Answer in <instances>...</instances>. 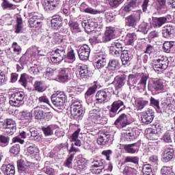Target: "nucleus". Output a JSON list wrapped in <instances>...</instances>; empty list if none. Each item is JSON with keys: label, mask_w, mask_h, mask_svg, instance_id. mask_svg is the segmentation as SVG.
I'll use <instances>...</instances> for the list:
<instances>
[{"label": "nucleus", "mask_w": 175, "mask_h": 175, "mask_svg": "<svg viewBox=\"0 0 175 175\" xmlns=\"http://www.w3.org/2000/svg\"><path fill=\"white\" fill-rule=\"evenodd\" d=\"M174 157V149L173 146H166L163 152L162 161L163 162L167 163L170 162Z\"/></svg>", "instance_id": "obj_12"}, {"label": "nucleus", "mask_w": 175, "mask_h": 175, "mask_svg": "<svg viewBox=\"0 0 175 175\" xmlns=\"http://www.w3.org/2000/svg\"><path fill=\"white\" fill-rule=\"evenodd\" d=\"M123 173L126 175H133L136 173V170L132 167L126 166L123 170Z\"/></svg>", "instance_id": "obj_56"}, {"label": "nucleus", "mask_w": 175, "mask_h": 175, "mask_svg": "<svg viewBox=\"0 0 175 175\" xmlns=\"http://www.w3.org/2000/svg\"><path fill=\"white\" fill-rule=\"evenodd\" d=\"M32 165H33V163L31 161L19 159L17 161L18 172L20 173H27L28 167L32 166Z\"/></svg>", "instance_id": "obj_14"}, {"label": "nucleus", "mask_w": 175, "mask_h": 175, "mask_svg": "<svg viewBox=\"0 0 175 175\" xmlns=\"http://www.w3.org/2000/svg\"><path fill=\"white\" fill-rule=\"evenodd\" d=\"M114 38H116V29L113 27H107L103 35L99 38L98 42L100 43H107L113 40Z\"/></svg>", "instance_id": "obj_9"}, {"label": "nucleus", "mask_w": 175, "mask_h": 175, "mask_svg": "<svg viewBox=\"0 0 175 175\" xmlns=\"http://www.w3.org/2000/svg\"><path fill=\"white\" fill-rule=\"evenodd\" d=\"M54 129L53 125H49L45 127H42V131L45 136H51L54 133L53 131Z\"/></svg>", "instance_id": "obj_43"}, {"label": "nucleus", "mask_w": 175, "mask_h": 175, "mask_svg": "<svg viewBox=\"0 0 175 175\" xmlns=\"http://www.w3.org/2000/svg\"><path fill=\"white\" fill-rule=\"evenodd\" d=\"M134 163L135 165H138L139 164V157H125L123 163Z\"/></svg>", "instance_id": "obj_42"}, {"label": "nucleus", "mask_w": 175, "mask_h": 175, "mask_svg": "<svg viewBox=\"0 0 175 175\" xmlns=\"http://www.w3.org/2000/svg\"><path fill=\"white\" fill-rule=\"evenodd\" d=\"M143 124H151L154 120V111L152 109L143 112L141 116Z\"/></svg>", "instance_id": "obj_22"}, {"label": "nucleus", "mask_w": 175, "mask_h": 175, "mask_svg": "<svg viewBox=\"0 0 175 175\" xmlns=\"http://www.w3.org/2000/svg\"><path fill=\"white\" fill-rule=\"evenodd\" d=\"M173 43H174V42H165L163 44V49H164V51L165 53H169L170 51V50H172V48L173 47L174 44Z\"/></svg>", "instance_id": "obj_57"}, {"label": "nucleus", "mask_w": 175, "mask_h": 175, "mask_svg": "<svg viewBox=\"0 0 175 175\" xmlns=\"http://www.w3.org/2000/svg\"><path fill=\"white\" fill-rule=\"evenodd\" d=\"M81 25L88 33L92 32L94 28H95V23L92 22L91 20L82 21Z\"/></svg>", "instance_id": "obj_29"}, {"label": "nucleus", "mask_w": 175, "mask_h": 175, "mask_svg": "<svg viewBox=\"0 0 175 175\" xmlns=\"http://www.w3.org/2000/svg\"><path fill=\"white\" fill-rule=\"evenodd\" d=\"M33 111L35 118L36 120H42V118H43L44 111L42 110V108L38 106L34 107L33 109Z\"/></svg>", "instance_id": "obj_39"}, {"label": "nucleus", "mask_w": 175, "mask_h": 175, "mask_svg": "<svg viewBox=\"0 0 175 175\" xmlns=\"http://www.w3.org/2000/svg\"><path fill=\"white\" fill-rule=\"evenodd\" d=\"M69 27L72 32H81L80 27L79 26V23L77 22H71L68 23Z\"/></svg>", "instance_id": "obj_50"}, {"label": "nucleus", "mask_w": 175, "mask_h": 175, "mask_svg": "<svg viewBox=\"0 0 175 175\" xmlns=\"http://www.w3.org/2000/svg\"><path fill=\"white\" fill-rule=\"evenodd\" d=\"M3 125V129H5V133L9 136L14 135V132L17 129L16 122L12 118L4 120V122H0Z\"/></svg>", "instance_id": "obj_7"}, {"label": "nucleus", "mask_w": 175, "mask_h": 175, "mask_svg": "<svg viewBox=\"0 0 175 175\" xmlns=\"http://www.w3.org/2000/svg\"><path fill=\"white\" fill-rule=\"evenodd\" d=\"M139 21H140V12H136L125 18L127 27H136Z\"/></svg>", "instance_id": "obj_13"}, {"label": "nucleus", "mask_w": 175, "mask_h": 175, "mask_svg": "<svg viewBox=\"0 0 175 175\" xmlns=\"http://www.w3.org/2000/svg\"><path fill=\"white\" fill-rule=\"evenodd\" d=\"M173 33H174V29L172 26H165L162 29V36L166 39L172 38Z\"/></svg>", "instance_id": "obj_30"}, {"label": "nucleus", "mask_w": 175, "mask_h": 175, "mask_svg": "<svg viewBox=\"0 0 175 175\" xmlns=\"http://www.w3.org/2000/svg\"><path fill=\"white\" fill-rule=\"evenodd\" d=\"M75 158V153H72L70 157L67 159L66 162L64 163L65 166L67 167H72V162L73 161V159Z\"/></svg>", "instance_id": "obj_61"}, {"label": "nucleus", "mask_w": 175, "mask_h": 175, "mask_svg": "<svg viewBox=\"0 0 175 175\" xmlns=\"http://www.w3.org/2000/svg\"><path fill=\"white\" fill-rule=\"evenodd\" d=\"M96 100L97 103H106L110 100V98L108 96L107 92L99 90L96 94Z\"/></svg>", "instance_id": "obj_23"}, {"label": "nucleus", "mask_w": 175, "mask_h": 175, "mask_svg": "<svg viewBox=\"0 0 175 175\" xmlns=\"http://www.w3.org/2000/svg\"><path fill=\"white\" fill-rule=\"evenodd\" d=\"M109 53L111 54V55H113V57H114V58H120L122 52L112 49H109Z\"/></svg>", "instance_id": "obj_64"}, {"label": "nucleus", "mask_w": 175, "mask_h": 175, "mask_svg": "<svg viewBox=\"0 0 175 175\" xmlns=\"http://www.w3.org/2000/svg\"><path fill=\"white\" fill-rule=\"evenodd\" d=\"M65 58L70 59V61H76V53L75 50L70 49L66 54V46H59L55 51L51 52V60L53 64H58L62 62Z\"/></svg>", "instance_id": "obj_1"}, {"label": "nucleus", "mask_w": 175, "mask_h": 175, "mask_svg": "<svg viewBox=\"0 0 175 175\" xmlns=\"http://www.w3.org/2000/svg\"><path fill=\"white\" fill-rule=\"evenodd\" d=\"M161 139L165 143H172V135L170 133H165Z\"/></svg>", "instance_id": "obj_63"}, {"label": "nucleus", "mask_w": 175, "mask_h": 175, "mask_svg": "<svg viewBox=\"0 0 175 175\" xmlns=\"http://www.w3.org/2000/svg\"><path fill=\"white\" fill-rule=\"evenodd\" d=\"M10 152L13 157L18 155L20 154V146L18 144L12 146L10 149Z\"/></svg>", "instance_id": "obj_47"}, {"label": "nucleus", "mask_w": 175, "mask_h": 175, "mask_svg": "<svg viewBox=\"0 0 175 175\" xmlns=\"http://www.w3.org/2000/svg\"><path fill=\"white\" fill-rule=\"evenodd\" d=\"M10 140V138L5 137L4 135H0V143H1L3 147H5V146H8L9 144Z\"/></svg>", "instance_id": "obj_62"}, {"label": "nucleus", "mask_w": 175, "mask_h": 175, "mask_svg": "<svg viewBox=\"0 0 175 175\" xmlns=\"http://www.w3.org/2000/svg\"><path fill=\"white\" fill-rule=\"evenodd\" d=\"M25 94L23 92L12 93L10 99V105L14 107H20L24 105Z\"/></svg>", "instance_id": "obj_6"}, {"label": "nucleus", "mask_w": 175, "mask_h": 175, "mask_svg": "<svg viewBox=\"0 0 175 175\" xmlns=\"http://www.w3.org/2000/svg\"><path fill=\"white\" fill-rule=\"evenodd\" d=\"M156 6L157 10L161 12V13H166L167 11V7L166 6V0H157Z\"/></svg>", "instance_id": "obj_33"}, {"label": "nucleus", "mask_w": 175, "mask_h": 175, "mask_svg": "<svg viewBox=\"0 0 175 175\" xmlns=\"http://www.w3.org/2000/svg\"><path fill=\"white\" fill-rule=\"evenodd\" d=\"M119 68L120 60L117 59H111L109 61L106 69L101 71V75H103V76H113L114 75V72Z\"/></svg>", "instance_id": "obj_5"}, {"label": "nucleus", "mask_w": 175, "mask_h": 175, "mask_svg": "<svg viewBox=\"0 0 175 175\" xmlns=\"http://www.w3.org/2000/svg\"><path fill=\"white\" fill-rule=\"evenodd\" d=\"M147 105H148V100H144L143 98H137L135 100V106L137 111L143 110Z\"/></svg>", "instance_id": "obj_32"}, {"label": "nucleus", "mask_w": 175, "mask_h": 175, "mask_svg": "<svg viewBox=\"0 0 175 175\" xmlns=\"http://www.w3.org/2000/svg\"><path fill=\"white\" fill-rule=\"evenodd\" d=\"M137 83V77H136V75H129L128 76L127 84L128 85H131L133 87L135 84Z\"/></svg>", "instance_id": "obj_45"}, {"label": "nucleus", "mask_w": 175, "mask_h": 175, "mask_svg": "<svg viewBox=\"0 0 175 175\" xmlns=\"http://www.w3.org/2000/svg\"><path fill=\"white\" fill-rule=\"evenodd\" d=\"M120 58L122 61V65H129L131 57H129V53L128 50H123L120 54Z\"/></svg>", "instance_id": "obj_36"}, {"label": "nucleus", "mask_w": 175, "mask_h": 175, "mask_svg": "<svg viewBox=\"0 0 175 175\" xmlns=\"http://www.w3.org/2000/svg\"><path fill=\"white\" fill-rule=\"evenodd\" d=\"M138 31H139V32H142V33H144V35L148 33V23H147L146 22H142L139 26Z\"/></svg>", "instance_id": "obj_46"}, {"label": "nucleus", "mask_w": 175, "mask_h": 175, "mask_svg": "<svg viewBox=\"0 0 175 175\" xmlns=\"http://www.w3.org/2000/svg\"><path fill=\"white\" fill-rule=\"evenodd\" d=\"M142 173L144 175H154L152 173V170L151 169V165H145L142 168Z\"/></svg>", "instance_id": "obj_54"}, {"label": "nucleus", "mask_w": 175, "mask_h": 175, "mask_svg": "<svg viewBox=\"0 0 175 175\" xmlns=\"http://www.w3.org/2000/svg\"><path fill=\"white\" fill-rule=\"evenodd\" d=\"M89 118L90 120H94V121H100V120H102V116H100V112L96 109H93L90 111Z\"/></svg>", "instance_id": "obj_37"}, {"label": "nucleus", "mask_w": 175, "mask_h": 175, "mask_svg": "<svg viewBox=\"0 0 175 175\" xmlns=\"http://www.w3.org/2000/svg\"><path fill=\"white\" fill-rule=\"evenodd\" d=\"M111 111H118V109L120 108L119 111H122V110H125V105H124V102L120 100L114 101L111 105Z\"/></svg>", "instance_id": "obj_28"}, {"label": "nucleus", "mask_w": 175, "mask_h": 175, "mask_svg": "<svg viewBox=\"0 0 175 175\" xmlns=\"http://www.w3.org/2000/svg\"><path fill=\"white\" fill-rule=\"evenodd\" d=\"M150 66L155 72H163L169 66V60L167 57L163 56L154 59L150 64Z\"/></svg>", "instance_id": "obj_2"}, {"label": "nucleus", "mask_w": 175, "mask_h": 175, "mask_svg": "<svg viewBox=\"0 0 175 175\" xmlns=\"http://www.w3.org/2000/svg\"><path fill=\"white\" fill-rule=\"evenodd\" d=\"M51 102L59 110H62L66 102V95L64 92H57L51 96Z\"/></svg>", "instance_id": "obj_4"}, {"label": "nucleus", "mask_w": 175, "mask_h": 175, "mask_svg": "<svg viewBox=\"0 0 175 175\" xmlns=\"http://www.w3.org/2000/svg\"><path fill=\"white\" fill-rule=\"evenodd\" d=\"M124 42L121 40H116L111 44V46L124 50Z\"/></svg>", "instance_id": "obj_59"}, {"label": "nucleus", "mask_w": 175, "mask_h": 175, "mask_svg": "<svg viewBox=\"0 0 175 175\" xmlns=\"http://www.w3.org/2000/svg\"><path fill=\"white\" fill-rule=\"evenodd\" d=\"M21 46L18 45V44L16 42H12L11 48H9L6 51L7 55H9L10 57H14V54H16V55H20L21 54L22 51Z\"/></svg>", "instance_id": "obj_16"}, {"label": "nucleus", "mask_w": 175, "mask_h": 175, "mask_svg": "<svg viewBox=\"0 0 175 175\" xmlns=\"http://www.w3.org/2000/svg\"><path fill=\"white\" fill-rule=\"evenodd\" d=\"M126 44H133V42L136 40V34L135 33H128L126 36Z\"/></svg>", "instance_id": "obj_49"}, {"label": "nucleus", "mask_w": 175, "mask_h": 175, "mask_svg": "<svg viewBox=\"0 0 175 175\" xmlns=\"http://www.w3.org/2000/svg\"><path fill=\"white\" fill-rule=\"evenodd\" d=\"M113 136L109 132L103 133L97 138V143L100 146H110L113 144Z\"/></svg>", "instance_id": "obj_10"}, {"label": "nucleus", "mask_w": 175, "mask_h": 175, "mask_svg": "<svg viewBox=\"0 0 175 175\" xmlns=\"http://www.w3.org/2000/svg\"><path fill=\"white\" fill-rule=\"evenodd\" d=\"M87 169V163L85 162L79 160L77 162V165L76 166V170L78 172H83V170H85Z\"/></svg>", "instance_id": "obj_51"}, {"label": "nucleus", "mask_w": 175, "mask_h": 175, "mask_svg": "<svg viewBox=\"0 0 175 175\" xmlns=\"http://www.w3.org/2000/svg\"><path fill=\"white\" fill-rule=\"evenodd\" d=\"M33 87L36 91L43 92L44 91V84L42 81H36L34 83Z\"/></svg>", "instance_id": "obj_44"}, {"label": "nucleus", "mask_w": 175, "mask_h": 175, "mask_svg": "<svg viewBox=\"0 0 175 175\" xmlns=\"http://www.w3.org/2000/svg\"><path fill=\"white\" fill-rule=\"evenodd\" d=\"M161 172L162 175H173V168L172 167L163 166Z\"/></svg>", "instance_id": "obj_52"}, {"label": "nucleus", "mask_w": 175, "mask_h": 175, "mask_svg": "<svg viewBox=\"0 0 175 175\" xmlns=\"http://www.w3.org/2000/svg\"><path fill=\"white\" fill-rule=\"evenodd\" d=\"M91 49L88 44L82 45L78 50V55L81 61H87L90 58Z\"/></svg>", "instance_id": "obj_11"}, {"label": "nucleus", "mask_w": 175, "mask_h": 175, "mask_svg": "<svg viewBox=\"0 0 175 175\" xmlns=\"http://www.w3.org/2000/svg\"><path fill=\"white\" fill-rule=\"evenodd\" d=\"M3 20L6 25H12L13 18L10 16V14H7L4 16H3Z\"/></svg>", "instance_id": "obj_60"}, {"label": "nucleus", "mask_w": 175, "mask_h": 175, "mask_svg": "<svg viewBox=\"0 0 175 175\" xmlns=\"http://www.w3.org/2000/svg\"><path fill=\"white\" fill-rule=\"evenodd\" d=\"M165 23H167V18H166V16L153 18V25L154 28H161Z\"/></svg>", "instance_id": "obj_31"}, {"label": "nucleus", "mask_w": 175, "mask_h": 175, "mask_svg": "<svg viewBox=\"0 0 175 175\" xmlns=\"http://www.w3.org/2000/svg\"><path fill=\"white\" fill-rule=\"evenodd\" d=\"M126 81V75H122L120 77H115L113 81L112 82V84H113L116 91H119V90H121L123 85H125Z\"/></svg>", "instance_id": "obj_18"}, {"label": "nucleus", "mask_w": 175, "mask_h": 175, "mask_svg": "<svg viewBox=\"0 0 175 175\" xmlns=\"http://www.w3.org/2000/svg\"><path fill=\"white\" fill-rule=\"evenodd\" d=\"M124 0H109V5L111 6V8H113L116 9V8H118L120 5H121V3Z\"/></svg>", "instance_id": "obj_58"}, {"label": "nucleus", "mask_w": 175, "mask_h": 175, "mask_svg": "<svg viewBox=\"0 0 175 175\" xmlns=\"http://www.w3.org/2000/svg\"><path fill=\"white\" fill-rule=\"evenodd\" d=\"M51 24L53 29H59L62 27V18L59 15H54L51 20Z\"/></svg>", "instance_id": "obj_25"}, {"label": "nucleus", "mask_w": 175, "mask_h": 175, "mask_svg": "<svg viewBox=\"0 0 175 175\" xmlns=\"http://www.w3.org/2000/svg\"><path fill=\"white\" fill-rule=\"evenodd\" d=\"M142 2V0H130L129 2L124 5V12L129 13V12H135L139 8V3Z\"/></svg>", "instance_id": "obj_19"}, {"label": "nucleus", "mask_w": 175, "mask_h": 175, "mask_svg": "<svg viewBox=\"0 0 175 175\" xmlns=\"http://www.w3.org/2000/svg\"><path fill=\"white\" fill-rule=\"evenodd\" d=\"M30 133L31 137H33L36 142H40V140H42V135L39 133L38 129L35 128L30 129Z\"/></svg>", "instance_id": "obj_40"}, {"label": "nucleus", "mask_w": 175, "mask_h": 175, "mask_svg": "<svg viewBox=\"0 0 175 175\" xmlns=\"http://www.w3.org/2000/svg\"><path fill=\"white\" fill-rule=\"evenodd\" d=\"M97 88H98V85H96V82H94V86H92L88 88V90L85 94V98L86 100V102H88V100H90L91 98V96L94 95V94L96 92Z\"/></svg>", "instance_id": "obj_34"}, {"label": "nucleus", "mask_w": 175, "mask_h": 175, "mask_svg": "<svg viewBox=\"0 0 175 175\" xmlns=\"http://www.w3.org/2000/svg\"><path fill=\"white\" fill-rule=\"evenodd\" d=\"M77 70L79 73V76L82 80L84 81L88 80L90 75H91V71L87 66L79 65L77 66Z\"/></svg>", "instance_id": "obj_17"}, {"label": "nucleus", "mask_w": 175, "mask_h": 175, "mask_svg": "<svg viewBox=\"0 0 175 175\" xmlns=\"http://www.w3.org/2000/svg\"><path fill=\"white\" fill-rule=\"evenodd\" d=\"M149 91H151L153 95H158L161 92H165V85L161 79L150 80L148 84Z\"/></svg>", "instance_id": "obj_3"}, {"label": "nucleus", "mask_w": 175, "mask_h": 175, "mask_svg": "<svg viewBox=\"0 0 175 175\" xmlns=\"http://www.w3.org/2000/svg\"><path fill=\"white\" fill-rule=\"evenodd\" d=\"M31 16L29 23L31 28H38V27H40L42 24V22L39 21L41 17L40 14L38 12H33Z\"/></svg>", "instance_id": "obj_21"}, {"label": "nucleus", "mask_w": 175, "mask_h": 175, "mask_svg": "<svg viewBox=\"0 0 175 175\" xmlns=\"http://www.w3.org/2000/svg\"><path fill=\"white\" fill-rule=\"evenodd\" d=\"M130 124H132L131 116L125 113L121 114L114 122V125L118 129H122V128H125L127 125H130Z\"/></svg>", "instance_id": "obj_8"}, {"label": "nucleus", "mask_w": 175, "mask_h": 175, "mask_svg": "<svg viewBox=\"0 0 175 175\" xmlns=\"http://www.w3.org/2000/svg\"><path fill=\"white\" fill-rule=\"evenodd\" d=\"M147 80H148V75H143L141 77V79L138 85H141V88H146V85L147 84Z\"/></svg>", "instance_id": "obj_53"}, {"label": "nucleus", "mask_w": 175, "mask_h": 175, "mask_svg": "<svg viewBox=\"0 0 175 175\" xmlns=\"http://www.w3.org/2000/svg\"><path fill=\"white\" fill-rule=\"evenodd\" d=\"M17 25L15 29V33H20L23 31V19L21 18H17Z\"/></svg>", "instance_id": "obj_55"}, {"label": "nucleus", "mask_w": 175, "mask_h": 175, "mask_svg": "<svg viewBox=\"0 0 175 175\" xmlns=\"http://www.w3.org/2000/svg\"><path fill=\"white\" fill-rule=\"evenodd\" d=\"M124 150L129 154H135V152L137 151V145H136V144L125 145Z\"/></svg>", "instance_id": "obj_41"}, {"label": "nucleus", "mask_w": 175, "mask_h": 175, "mask_svg": "<svg viewBox=\"0 0 175 175\" xmlns=\"http://www.w3.org/2000/svg\"><path fill=\"white\" fill-rule=\"evenodd\" d=\"M42 5L46 12H53L58 6L57 0H42Z\"/></svg>", "instance_id": "obj_15"}, {"label": "nucleus", "mask_w": 175, "mask_h": 175, "mask_svg": "<svg viewBox=\"0 0 175 175\" xmlns=\"http://www.w3.org/2000/svg\"><path fill=\"white\" fill-rule=\"evenodd\" d=\"M150 103H151V105L154 106V107L156 108V110L158 111V113H162V111H163L164 113H166V109H167V106H169V104L167 105V104L164 103L163 104V107L161 109V107H159V100H157L152 97L150 98Z\"/></svg>", "instance_id": "obj_26"}, {"label": "nucleus", "mask_w": 175, "mask_h": 175, "mask_svg": "<svg viewBox=\"0 0 175 175\" xmlns=\"http://www.w3.org/2000/svg\"><path fill=\"white\" fill-rule=\"evenodd\" d=\"M93 166L94 167H101L102 169H105L106 166H107V163L106 160L100 158H96L93 161Z\"/></svg>", "instance_id": "obj_35"}, {"label": "nucleus", "mask_w": 175, "mask_h": 175, "mask_svg": "<svg viewBox=\"0 0 175 175\" xmlns=\"http://www.w3.org/2000/svg\"><path fill=\"white\" fill-rule=\"evenodd\" d=\"M71 114L72 116H74V117H76L77 118V117H80L81 116V114H83V109L79 107H73L71 108Z\"/></svg>", "instance_id": "obj_48"}, {"label": "nucleus", "mask_w": 175, "mask_h": 175, "mask_svg": "<svg viewBox=\"0 0 175 175\" xmlns=\"http://www.w3.org/2000/svg\"><path fill=\"white\" fill-rule=\"evenodd\" d=\"M106 66V55H98V59L94 62V67L98 69L102 74V70H106L103 69Z\"/></svg>", "instance_id": "obj_24"}, {"label": "nucleus", "mask_w": 175, "mask_h": 175, "mask_svg": "<svg viewBox=\"0 0 175 175\" xmlns=\"http://www.w3.org/2000/svg\"><path fill=\"white\" fill-rule=\"evenodd\" d=\"M137 137V135H136V131L131 130L124 133V139L126 142H132Z\"/></svg>", "instance_id": "obj_38"}, {"label": "nucleus", "mask_w": 175, "mask_h": 175, "mask_svg": "<svg viewBox=\"0 0 175 175\" xmlns=\"http://www.w3.org/2000/svg\"><path fill=\"white\" fill-rule=\"evenodd\" d=\"M72 73V69L69 68H62L59 70V80L62 83H66L69 80V75Z\"/></svg>", "instance_id": "obj_20"}, {"label": "nucleus", "mask_w": 175, "mask_h": 175, "mask_svg": "<svg viewBox=\"0 0 175 175\" xmlns=\"http://www.w3.org/2000/svg\"><path fill=\"white\" fill-rule=\"evenodd\" d=\"M1 172L4 175H14L16 174V170L13 165L8 164L3 165L1 167Z\"/></svg>", "instance_id": "obj_27"}]
</instances>
